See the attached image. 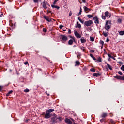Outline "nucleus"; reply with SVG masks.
Here are the masks:
<instances>
[{"mask_svg": "<svg viewBox=\"0 0 124 124\" xmlns=\"http://www.w3.org/2000/svg\"><path fill=\"white\" fill-rule=\"evenodd\" d=\"M62 118L60 116L57 117V115L54 114V116L51 118L50 122L52 123V124H57V123H60V122H62Z\"/></svg>", "mask_w": 124, "mask_h": 124, "instance_id": "obj_1", "label": "nucleus"}, {"mask_svg": "<svg viewBox=\"0 0 124 124\" xmlns=\"http://www.w3.org/2000/svg\"><path fill=\"white\" fill-rule=\"evenodd\" d=\"M93 24V20H88L85 21L84 23V26H86V27H90V26H92Z\"/></svg>", "mask_w": 124, "mask_h": 124, "instance_id": "obj_2", "label": "nucleus"}, {"mask_svg": "<svg viewBox=\"0 0 124 124\" xmlns=\"http://www.w3.org/2000/svg\"><path fill=\"white\" fill-rule=\"evenodd\" d=\"M114 78L117 79V80H121L122 81H124V76H114Z\"/></svg>", "mask_w": 124, "mask_h": 124, "instance_id": "obj_3", "label": "nucleus"}, {"mask_svg": "<svg viewBox=\"0 0 124 124\" xmlns=\"http://www.w3.org/2000/svg\"><path fill=\"white\" fill-rule=\"evenodd\" d=\"M60 39H62V41L65 42V41H67L68 39L67 38V37L65 35H61L60 37Z\"/></svg>", "mask_w": 124, "mask_h": 124, "instance_id": "obj_4", "label": "nucleus"}, {"mask_svg": "<svg viewBox=\"0 0 124 124\" xmlns=\"http://www.w3.org/2000/svg\"><path fill=\"white\" fill-rule=\"evenodd\" d=\"M93 20L94 21V23L95 24H96V25H98V24H99V19L98 18L97 16H95V17H94L93 18Z\"/></svg>", "mask_w": 124, "mask_h": 124, "instance_id": "obj_5", "label": "nucleus"}, {"mask_svg": "<svg viewBox=\"0 0 124 124\" xmlns=\"http://www.w3.org/2000/svg\"><path fill=\"white\" fill-rule=\"evenodd\" d=\"M108 21H107L106 22V24L105 26V29L107 30V31H109L110 30V28H111V26L110 25H108Z\"/></svg>", "mask_w": 124, "mask_h": 124, "instance_id": "obj_6", "label": "nucleus"}, {"mask_svg": "<svg viewBox=\"0 0 124 124\" xmlns=\"http://www.w3.org/2000/svg\"><path fill=\"white\" fill-rule=\"evenodd\" d=\"M51 117V114H50L48 112H46V113L45 115L44 118L45 119H50V118Z\"/></svg>", "mask_w": 124, "mask_h": 124, "instance_id": "obj_7", "label": "nucleus"}, {"mask_svg": "<svg viewBox=\"0 0 124 124\" xmlns=\"http://www.w3.org/2000/svg\"><path fill=\"white\" fill-rule=\"evenodd\" d=\"M74 34L77 38H81V37H82V36L77 31H75Z\"/></svg>", "mask_w": 124, "mask_h": 124, "instance_id": "obj_8", "label": "nucleus"}, {"mask_svg": "<svg viewBox=\"0 0 124 124\" xmlns=\"http://www.w3.org/2000/svg\"><path fill=\"white\" fill-rule=\"evenodd\" d=\"M83 9L85 12H86V13H88V12H89L90 11H91V9L88 8V7H86V6H84L83 7Z\"/></svg>", "mask_w": 124, "mask_h": 124, "instance_id": "obj_9", "label": "nucleus"}, {"mask_svg": "<svg viewBox=\"0 0 124 124\" xmlns=\"http://www.w3.org/2000/svg\"><path fill=\"white\" fill-rule=\"evenodd\" d=\"M65 123H66V124H72V121H71V120H70V119L68 118H66L65 120Z\"/></svg>", "mask_w": 124, "mask_h": 124, "instance_id": "obj_10", "label": "nucleus"}, {"mask_svg": "<svg viewBox=\"0 0 124 124\" xmlns=\"http://www.w3.org/2000/svg\"><path fill=\"white\" fill-rule=\"evenodd\" d=\"M122 22H123V17L122 16H120V17L117 19V22L119 24H122Z\"/></svg>", "mask_w": 124, "mask_h": 124, "instance_id": "obj_11", "label": "nucleus"}, {"mask_svg": "<svg viewBox=\"0 0 124 124\" xmlns=\"http://www.w3.org/2000/svg\"><path fill=\"white\" fill-rule=\"evenodd\" d=\"M76 28H78V29H81V28H82V26H81L80 23H79L78 21L77 22V24L76 25Z\"/></svg>", "mask_w": 124, "mask_h": 124, "instance_id": "obj_12", "label": "nucleus"}, {"mask_svg": "<svg viewBox=\"0 0 124 124\" xmlns=\"http://www.w3.org/2000/svg\"><path fill=\"white\" fill-rule=\"evenodd\" d=\"M80 41L81 42V43H86V42H87V40H86L85 39V38H84L83 37H82L81 39H80Z\"/></svg>", "mask_w": 124, "mask_h": 124, "instance_id": "obj_13", "label": "nucleus"}, {"mask_svg": "<svg viewBox=\"0 0 124 124\" xmlns=\"http://www.w3.org/2000/svg\"><path fill=\"white\" fill-rule=\"evenodd\" d=\"M106 67L107 69V67H108L109 69H110V70H112V66L110 65V64H107V65H106Z\"/></svg>", "mask_w": 124, "mask_h": 124, "instance_id": "obj_14", "label": "nucleus"}, {"mask_svg": "<svg viewBox=\"0 0 124 124\" xmlns=\"http://www.w3.org/2000/svg\"><path fill=\"white\" fill-rule=\"evenodd\" d=\"M55 111L54 109H48L46 111V113H49V114H51L52 112H54Z\"/></svg>", "mask_w": 124, "mask_h": 124, "instance_id": "obj_15", "label": "nucleus"}, {"mask_svg": "<svg viewBox=\"0 0 124 124\" xmlns=\"http://www.w3.org/2000/svg\"><path fill=\"white\" fill-rule=\"evenodd\" d=\"M51 7H52V8H56L57 9H60V6H56L55 5H51Z\"/></svg>", "mask_w": 124, "mask_h": 124, "instance_id": "obj_16", "label": "nucleus"}, {"mask_svg": "<svg viewBox=\"0 0 124 124\" xmlns=\"http://www.w3.org/2000/svg\"><path fill=\"white\" fill-rule=\"evenodd\" d=\"M43 7L45 8V9H47V6L46 5V3H45V1H44L43 2Z\"/></svg>", "mask_w": 124, "mask_h": 124, "instance_id": "obj_17", "label": "nucleus"}, {"mask_svg": "<svg viewBox=\"0 0 124 124\" xmlns=\"http://www.w3.org/2000/svg\"><path fill=\"white\" fill-rule=\"evenodd\" d=\"M13 93V90H10V91L8 92V93L6 94V96H9V95H10V94H11V93Z\"/></svg>", "mask_w": 124, "mask_h": 124, "instance_id": "obj_18", "label": "nucleus"}, {"mask_svg": "<svg viewBox=\"0 0 124 124\" xmlns=\"http://www.w3.org/2000/svg\"><path fill=\"white\" fill-rule=\"evenodd\" d=\"M43 18L45 19V20H46V21L48 22V21H49V17L48 16H46L45 15H44L43 16Z\"/></svg>", "mask_w": 124, "mask_h": 124, "instance_id": "obj_19", "label": "nucleus"}, {"mask_svg": "<svg viewBox=\"0 0 124 124\" xmlns=\"http://www.w3.org/2000/svg\"><path fill=\"white\" fill-rule=\"evenodd\" d=\"M90 56L91 58H92L93 60H94V61H97V59L95 58V57H94V56H93L92 54H90Z\"/></svg>", "mask_w": 124, "mask_h": 124, "instance_id": "obj_20", "label": "nucleus"}, {"mask_svg": "<svg viewBox=\"0 0 124 124\" xmlns=\"http://www.w3.org/2000/svg\"><path fill=\"white\" fill-rule=\"evenodd\" d=\"M105 16L108 18V16H109V12L107 11L105 12Z\"/></svg>", "mask_w": 124, "mask_h": 124, "instance_id": "obj_21", "label": "nucleus"}, {"mask_svg": "<svg viewBox=\"0 0 124 124\" xmlns=\"http://www.w3.org/2000/svg\"><path fill=\"white\" fill-rule=\"evenodd\" d=\"M68 44H69V45H72V44H73V40L70 39L68 41Z\"/></svg>", "mask_w": 124, "mask_h": 124, "instance_id": "obj_22", "label": "nucleus"}, {"mask_svg": "<svg viewBox=\"0 0 124 124\" xmlns=\"http://www.w3.org/2000/svg\"><path fill=\"white\" fill-rule=\"evenodd\" d=\"M106 117H107V113H104L102 114L101 118H105Z\"/></svg>", "mask_w": 124, "mask_h": 124, "instance_id": "obj_23", "label": "nucleus"}, {"mask_svg": "<svg viewBox=\"0 0 124 124\" xmlns=\"http://www.w3.org/2000/svg\"><path fill=\"white\" fill-rule=\"evenodd\" d=\"M79 66L80 65V62L77 61H76V64L75 65V66Z\"/></svg>", "mask_w": 124, "mask_h": 124, "instance_id": "obj_24", "label": "nucleus"}, {"mask_svg": "<svg viewBox=\"0 0 124 124\" xmlns=\"http://www.w3.org/2000/svg\"><path fill=\"white\" fill-rule=\"evenodd\" d=\"M120 35H124V30L122 31H118Z\"/></svg>", "mask_w": 124, "mask_h": 124, "instance_id": "obj_25", "label": "nucleus"}, {"mask_svg": "<svg viewBox=\"0 0 124 124\" xmlns=\"http://www.w3.org/2000/svg\"><path fill=\"white\" fill-rule=\"evenodd\" d=\"M93 76H96V77H98V76H100V74L95 73L93 74Z\"/></svg>", "mask_w": 124, "mask_h": 124, "instance_id": "obj_26", "label": "nucleus"}, {"mask_svg": "<svg viewBox=\"0 0 124 124\" xmlns=\"http://www.w3.org/2000/svg\"><path fill=\"white\" fill-rule=\"evenodd\" d=\"M87 17H88V18H89L90 19L91 18H93V15H87Z\"/></svg>", "mask_w": 124, "mask_h": 124, "instance_id": "obj_27", "label": "nucleus"}, {"mask_svg": "<svg viewBox=\"0 0 124 124\" xmlns=\"http://www.w3.org/2000/svg\"><path fill=\"white\" fill-rule=\"evenodd\" d=\"M80 49L83 51V52H86V48L85 47L81 46L80 47Z\"/></svg>", "mask_w": 124, "mask_h": 124, "instance_id": "obj_28", "label": "nucleus"}, {"mask_svg": "<svg viewBox=\"0 0 124 124\" xmlns=\"http://www.w3.org/2000/svg\"><path fill=\"white\" fill-rule=\"evenodd\" d=\"M103 34L105 37H107L108 36V34H107V33H105L104 31L103 32Z\"/></svg>", "mask_w": 124, "mask_h": 124, "instance_id": "obj_29", "label": "nucleus"}, {"mask_svg": "<svg viewBox=\"0 0 124 124\" xmlns=\"http://www.w3.org/2000/svg\"><path fill=\"white\" fill-rule=\"evenodd\" d=\"M43 32H47V29L46 28H43Z\"/></svg>", "mask_w": 124, "mask_h": 124, "instance_id": "obj_30", "label": "nucleus"}, {"mask_svg": "<svg viewBox=\"0 0 124 124\" xmlns=\"http://www.w3.org/2000/svg\"><path fill=\"white\" fill-rule=\"evenodd\" d=\"M97 61H98V62H102L101 57H99L97 60Z\"/></svg>", "mask_w": 124, "mask_h": 124, "instance_id": "obj_31", "label": "nucleus"}, {"mask_svg": "<svg viewBox=\"0 0 124 124\" xmlns=\"http://www.w3.org/2000/svg\"><path fill=\"white\" fill-rule=\"evenodd\" d=\"M100 44H101V45H102V46H103V45H104V42L102 40H100L99 42Z\"/></svg>", "mask_w": 124, "mask_h": 124, "instance_id": "obj_32", "label": "nucleus"}, {"mask_svg": "<svg viewBox=\"0 0 124 124\" xmlns=\"http://www.w3.org/2000/svg\"><path fill=\"white\" fill-rule=\"evenodd\" d=\"M55 21V19H53V18H51V19H49L48 20V22H49V23H50V22H53V21Z\"/></svg>", "mask_w": 124, "mask_h": 124, "instance_id": "obj_33", "label": "nucleus"}, {"mask_svg": "<svg viewBox=\"0 0 124 124\" xmlns=\"http://www.w3.org/2000/svg\"><path fill=\"white\" fill-rule=\"evenodd\" d=\"M90 71L92 72H94L95 71V69L92 68L90 69Z\"/></svg>", "mask_w": 124, "mask_h": 124, "instance_id": "obj_34", "label": "nucleus"}, {"mask_svg": "<svg viewBox=\"0 0 124 124\" xmlns=\"http://www.w3.org/2000/svg\"><path fill=\"white\" fill-rule=\"evenodd\" d=\"M24 92L25 93H28V92H30V90L29 89L27 88L24 90Z\"/></svg>", "mask_w": 124, "mask_h": 124, "instance_id": "obj_35", "label": "nucleus"}, {"mask_svg": "<svg viewBox=\"0 0 124 124\" xmlns=\"http://www.w3.org/2000/svg\"><path fill=\"white\" fill-rule=\"evenodd\" d=\"M90 40L91 41H94V38L93 37H90Z\"/></svg>", "mask_w": 124, "mask_h": 124, "instance_id": "obj_36", "label": "nucleus"}, {"mask_svg": "<svg viewBox=\"0 0 124 124\" xmlns=\"http://www.w3.org/2000/svg\"><path fill=\"white\" fill-rule=\"evenodd\" d=\"M102 18L103 20H106V16H105L102 15Z\"/></svg>", "mask_w": 124, "mask_h": 124, "instance_id": "obj_37", "label": "nucleus"}, {"mask_svg": "<svg viewBox=\"0 0 124 124\" xmlns=\"http://www.w3.org/2000/svg\"><path fill=\"white\" fill-rule=\"evenodd\" d=\"M110 122L111 123V124H115V121L113 119H110Z\"/></svg>", "mask_w": 124, "mask_h": 124, "instance_id": "obj_38", "label": "nucleus"}, {"mask_svg": "<svg viewBox=\"0 0 124 124\" xmlns=\"http://www.w3.org/2000/svg\"><path fill=\"white\" fill-rule=\"evenodd\" d=\"M121 70H122V71H124V65H123L122 66V67H121Z\"/></svg>", "mask_w": 124, "mask_h": 124, "instance_id": "obj_39", "label": "nucleus"}, {"mask_svg": "<svg viewBox=\"0 0 124 124\" xmlns=\"http://www.w3.org/2000/svg\"><path fill=\"white\" fill-rule=\"evenodd\" d=\"M108 57H109V58H110L111 59H112V58H113V56H111V54L108 53Z\"/></svg>", "mask_w": 124, "mask_h": 124, "instance_id": "obj_40", "label": "nucleus"}, {"mask_svg": "<svg viewBox=\"0 0 124 124\" xmlns=\"http://www.w3.org/2000/svg\"><path fill=\"white\" fill-rule=\"evenodd\" d=\"M68 33L69 34H71V30H70V29H68Z\"/></svg>", "mask_w": 124, "mask_h": 124, "instance_id": "obj_41", "label": "nucleus"}, {"mask_svg": "<svg viewBox=\"0 0 124 124\" xmlns=\"http://www.w3.org/2000/svg\"><path fill=\"white\" fill-rule=\"evenodd\" d=\"M58 1H56V0H55V1H54L53 4L52 5H55V4H56V3H57Z\"/></svg>", "mask_w": 124, "mask_h": 124, "instance_id": "obj_42", "label": "nucleus"}, {"mask_svg": "<svg viewBox=\"0 0 124 124\" xmlns=\"http://www.w3.org/2000/svg\"><path fill=\"white\" fill-rule=\"evenodd\" d=\"M60 29H62V28H63V25H60L59 26Z\"/></svg>", "mask_w": 124, "mask_h": 124, "instance_id": "obj_43", "label": "nucleus"}, {"mask_svg": "<svg viewBox=\"0 0 124 124\" xmlns=\"http://www.w3.org/2000/svg\"><path fill=\"white\" fill-rule=\"evenodd\" d=\"M33 1L35 3H37V2H38V0H33Z\"/></svg>", "mask_w": 124, "mask_h": 124, "instance_id": "obj_44", "label": "nucleus"}, {"mask_svg": "<svg viewBox=\"0 0 124 124\" xmlns=\"http://www.w3.org/2000/svg\"><path fill=\"white\" fill-rule=\"evenodd\" d=\"M71 15H72V12H70L69 14V16L70 17H71Z\"/></svg>", "mask_w": 124, "mask_h": 124, "instance_id": "obj_45", "label": "nucleus"}, {"mask_svg": "<svg viewBox=\"0 0 124 124\" xmlns=\"http://www.w3.org/2000/svg\"><path fill=\"white\" fill-rule=\"evenodd\" d=\"M118 73L119 74H120V75H123V73H122V72H121V71H119V72H118Z\"/></svg>", "mask_w": 124, "mask_h": 124, "instance_id": "obj_46", "label": "nucleus"}, {"mask_svg": "<svg viewBox=\"0 0 124 124\" xmlns=\"http://www.w3.org/2000/svg\"><path fill=\"white\" fill-rule=\"evenodd\" d=\"M105 120V119L104 118H102V119H101L100 121L101 122V123H103V121Z\"/></svg>", "mask_w": 124, "mask_h": 124, "instance_id": "obj_47", "label": "nucleus"}, {"mask_svg": "<svg viewBox=\"0 0 124 124\" xmlns=\"http://www.w3.org/2000/svg\"><path fill=\"white\" fill-rule=\"evenodd\" d=\"M79 22H80V23H81V24H84V20L81 19Z\"/></svg>", "mask_w": 124, "mask_h": 124, "instance_id": "obj_48", "label": "nucleus"}, {"mask_svg": "<svg viewBox=\"0 0 124 124\" xmlns=\"http://www.w3.org/2000/svg\"><path fill=\"white\" fill-rule=\"evenodd\" d=\"M81 14H82V12H79L78 15V16H80V15H81Z\"/></svg>", "mask_w": 124, "mask_h": 124, "instance_id": "obj_49", "label": "nucleus"}, {"mask_svg": "<svg viewBox=\"0 0 124 124\" xmlns=\"http://www.w3.org/2000/svg\"><path fill=\"white\" fill-rule=\"evenodd\" d=\"M109 41H110V39H109V38H107L106 40V42H109Z\"/></svg>", "mask_w": 124, "mask_h": 124, "instance_id": "obj_50", "label": "nucleus"}, {"mask_svg": "<svg viewBox=\"0 0 124 124\" xmlns=\"http://www.w3.org/2000/svg\"><path fill=\"white\" fill-rule=\"evenodd\" d=\"M24 64H25V65H27V64H29V62H24Z\"/></svg>", "mask_w": 124, "mask_h": 124, "instance_id": "obj_51", "label": "nucleus"}, {"mask_svg": "<svg viewBox=\"0 0 124 124\" xmlns=\"http://www.w3.org/2000/svg\"><path fill=\"white\" fill-rule=\"evenodd\" d=\"M16 74L17 75H20V73H19V72H18V71L16 70Z\"/></svg>", "mask_w": 124, "mask_h": 124, "instance_id": "obj_52", "label": "nucleus"}, {"mask_svg": "<svg viewBox=\"0 0 124 124\" xmlns=\"http://www.w3.org/2000/svg\"><path fill=\"white\" fill-rule=\"evenodd\" d=\"M70 38H71L72 39H74L75 37H73L72 36H70Z\"/></svg>", "mask_w": 124, "mask_h": 124, "instance_id": "obj_53", "label": "nucleus"}, {"mask_svg": "<svg viewBox=\"0 0 124 124\" xmlns=\"http://www.w3.org/2000/svg\"><path fill=\"white\" fill-rule=\"evenodd\" d=\"M107 21H108V24H109V25H111V21H110V20H107Z\"/></svg>", "mask_w": 124, "mask_h": 124, "instance_id": "obj_54", "label": "nucleus"}, {"mask_svg": "<svg viewBox=\"0 0 124 124\" xmlns=\"http://www.w3.org/2000/svg\"><path fill=\"white\" fill-rule=\"evenodd\" d=\"M2 88H3V86H0V91H1V90H2Z\"/></svg>", "mask_w": 124, "mask_h": 124, "instance_id": "obj_55", "label": "nucleus"}, {"mask_svg": "<svg viewBox=\"0 0 124 124\" xmlns=\"http://www.w3.org/2000/svg\"><path fill=\"white\" fill-rule=\"evenodd\" d=\"M46 94H47V96H50L49 94H47V91H46Z\"/></svg>", "mask_w": 124, "mask_h": 124, "instance_id": "obj_56", "label": "nucleus"}, {"mask_svg": "<svg viewBox=\"0 0 124 124\" xmlns=\"http://www.w3.org/2000/svg\"><path fill=\"white\" fill-rule=\"evenodd\" d=\"M83 3H86V0H82Z\"/></svg>", "mask_w": 124, "mask_h": 124, "instance_id": "obj_57", "label": "nucleus"}, {"mask_svg": "<svg viewBox=\"0 0 124 124\" xmlns=\"http://www.w3.org/2000/svg\"><path fill=\"white\" fill-rule=\"evenodd\" d=\"M118 63H119V64H122V62H121V61L119 62H118Z\"/></svg>", "mask_w": 124, "mask_h": 124, "instance_id": "obj_58", "label": "nucleus"}, {"mask_svg": "<svg viewBox=\"0 0 124 124\" xmlns=\"http://www.w3.org/2000/svg\"><path fill=\"white\" fill-rule=\"evenodd\" d=\"M3 15V14H1L0 15V18H1L2 17V16Z\"/></svg>", "mask_w": 124, "mask_h": 124, "instance_id": "obj_59", "label": "nucleus"}, {"mask_svg": "<svg viewBox=\"0 0 124 124\" xmlns=\"http://www.w3.org/2000/svg\"><path fill=\"white\" fill-rule=\"evenodd\" d=\"M79 12H82V8H80Z\"/></svg>", "mask_w": 124, "mask_h": 124, "instance_id": "obj_60", "label": "nucleus"}, {"mask_svg": "<svg viewBox=\"0 0 124 124\" xmlns=\"http://www.w3.org/2000/svg\"><path fill=\"white\" fill-rule=\"evenodd\" d=\"M111 59H113V60H114V61H116V58H114V57L112 56V58Z\"/></svg>", "mask_w": 124, "mask_h": 124, "instance_id": "obj_61", "label": "nucleus"}, {"mask_svg": "<svg viewBox=\"0 0 124 124\" xmlns=\"http://www.w3.org/2000/svg\"><path fill=\"white\" fill-rule=\"evenodd\" d=\"M73 41H74V42H76L75 38L73 39Z\"/></svg>", "mask_w": 124, "mask_h": 124, "instance_id": "obj_62", "label": "nucleus"}, {"mask_svg": "<svg viewBox=\"0 0 124 124\" xmlns=\"http://www.w3.org/2000/svg\"><path fill=\"white\" fill-rule=\"evenodd\" d=\"M78 20L80 21L81 19L80 18V17H78Z\"/></svg>", "mask_w": 124, "mask_h": 124, "instance_id": "obj_63", "label": "nucleus"}, {"mask_svg": "<svg viewBox=\"0 0 124 124\" xmlns=\"http://www.w3.org/2000/svg\"><path fill=\"white\" fill-rule=\"evenodd\" d=\"M91 52H92V53H94V50H91Z\"/></svg>", "mask_w": 124, "mask_h": 124, "instance_id": "obj_64", "label": "nucleus"}]
</instances>
